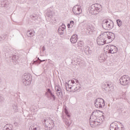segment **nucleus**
I'll use <instances>...</instances> for the list:
<instances>
[{"instance_id":"obj_30","label":"nucleus","mask_w":130,"mask_h":130,"mask_svg":"<svg viewBox=\"0 0 130 130\" xmlns=\"http://www.w3.org/2000/svg\"><path fill=\"white\" fill-rule=\"evenodd\" d=\"M99 59L100 62H103L104 61H105L106 59H105V57L101 56V57H99Z\"/></svg>"},{"instance_id":"obj_43","label":"nucleus","mask_w":130,"mask_h":130,"mask_svg":"<svg viewBox=\"0 0 130 130\" xmlns=\"http://www.w3.org/2000/svg\"><path fill=\"white\" fill-rule=\"evenodd\" d=\"M88 31H90V28H89V29H88Z\"/></svg>"},{"instance_id":"obj_21","label":"nucleus","mask_w":130,"mask_h":130,"mask_svg":"<svg viewBox=\"0 0 130 130\" xmlns=\"http://www.w3.org/2000/svg\"><path fill=\"white\" fill-rule=\"evenodd\" d=\"M77 62L78 64H79V66H82V64H84L85 63L84 60L81 59V58H77Z\"/></svg>"},{"instance_id":"obj_44","label":"nucleus","mask_w":130,"mask_h":130,"mask_svg":"<svg viewBox=\"0 0 130 130\" xmlns=\"http://www.w3.org/2000/svg\"><path fill=\"white\" fill-rule=\"evenodd\" d=\"M1 80H2L0 79V82H1Z\"/></svg>"},{"instance_id":"obj_10","label":"nucleus","mask_w":130,"mask_h":130,"mask_svg":"<svg viewBox=\"0 0 130 130\" xmlns=\"http://www.w3.org/2000/svg\"><path fill=\"white\" fill-rule=\"evenodd\" d=\"M73 12L75 15H80L82 14V8L80 5H75L73 8Z\"/></svg>"},{"instance_id":"obj_33","label":"nucleus","mask_w":130,"mask_h":130,"mask_svg":"<svg viewBox=\"0 0 130 130\" xmlns=\"http://www.w3.org/2000/svg\"><path fill=\"white\" fill-rule=\"evenodd\" d=\"M65 123H66V124H67V125H68V126H69L71 125L72 122H71V121H70V120H66Z\"/></svg>"},{"instance_id":"obj_6","label":"nucleus","mask_w":130,"mask_h":130,"mask_svg":"<svg viewBox=\"0 0 130 130\" xmlns=\"http://www.w3.org/2000/svg\"><path fill=\"white\" fill-rule=\"evenodd\" d=\"M94 106L96 108H104L105 102L103 99L98 98L94 102Z\"/></svg>"},{"instance_id":"obj_15","label":"nucleus","mask_w":130,"mask_h":130,"mask_svg":"<svg viewBox=\"0 0 130 130\" xmlns=\"http://www.w3.org/2000/svg\"><path fill=\"white\" fill-rule=\"evenodd\" d=\"M26 35L27 37L31 38V37L35 36V31L34 30H28L26 32Z\"/></svg>"},{"instance_id":"obj_9","label":"nucleus","mask_w":130,"mask_h":130,"mask_svg":"<svg viewBox=\"0 0 130 130\" xmlns=\"http://www.w3.org/2000/svg\"><path fill=\"white\" fill-rule=\"evenodd\" d=\"M44 122L47 130H51L54 126V123L52 120L46 119L44 120Z\"/></svg>"},{"instance_id":"obj_17","label":"nucleus","mask_w":130,"mask_h":130,"mask_svg":"<svg viewBox=\"0 0 130 130\" xmlns=\"http://www.w3.org/2000/svg\"><path fill=\"white\" fill-rule=\"evenodd\" d=\"M90 125L91 126V127H93V126H95V125H98L99 124H101L100 123H99V122H96L95 123L94 121V119H91V117L90 118Z\"/></svg>"},{"instance_id":"obj_4","label":"nucleus","mask_w":130,"mask_h":130,"mask_svg":"<svg viewBox=\"0 0 130 130\" xmlns=\"http://www.w3.org/2000/svg\"><path fill=\"white\" fill-rule=\"evenodd\" d=\"M102 11V5L98 4L92 5L89 9V12L91 15H98Z\"/></svg>"},{"instance_id":"obj_42","label":"nucleus","mask_w":130,"mask_h":130,"mask_svg":"<svg viewBox=\"0 0 130 130\" xmlns=\"http://www.w3.org/2000/svg\"><path fill=\"white\" fill-rule=\"evenodd\" d=\"M38 60H39V59H39V58H38Z\"/></svg>"},{"instance_id":"obj_5","label":"nucleus","mask_w":130,"mask_h":130,"mask_svg":"<svg viewBox=\"0 0 130 130\" xmlns=\"http://www.w3.org/2000/svg\"><path fill=\"white\" fill-rule=\"evenodd\" d=\"M119 83L121 86L125 87L130 85V77L128 75H123L120 78Z\"/></svg>"},{"instance_id":"obj_39","label":"nucleus","mask_w":130,"mask_h":130,"mask_svg":"<svg viewBox=\"0 0 130 130\" xmlns=\"http://www.w3.org/2000/svg\"><path fill=\"white\" fill-rule=\"evenodd\" d=\"M39 60H40V62H42V60H41V59H39Z\"/></svg>"},{"instance_id":"obj_31","label":"nucleus","mask_w":130,"mask_h":130,"mask_svg":"<svg viewBox=\"0 0 130 130\" xmlns=\"http://www.w3.org/2000/svg\"><path fill=\"white\" fill-rule=\"evenodd\" d=\"M18 59V56L16 55H14L12 57V60L13 61V62H16Z\"/></svg>"},{"instance_id":"obj_23","label":"nucleus","mask_w":130,"mask_h":130,"mask_svg":"<svg viewBox=\"0 0 130 130\" xmlns=\"http://www.w3.org/2000/svg\"><path fill=\"white\" fill-rule=\"evenodd\" d=\"M30 18L32 20H34V21H36L38 19V15L37 14L31 15H30Z\"/></svg>"},{"instance_id":"obj_37","label":"nucleus","mask_w":130,"mask_h":130,"mask_svg":"<svg viewBox=\"0 0 130 130\" xmlns=\"http://www.w3.org/2000/svg\"><path fill=\"white\" fill-rule=\"evenodd\" d=\"M42 50L43 51H44V50H45V47L44 46L42 47Z\"/></svg>"},{"instance_id":"obj_34","label":"nucleus","mask_w":130,"mask_h":130,"mask_svg":"<svg viewBox=\"0 0 130 130\" xmlns=\"http://www.w3.org/2000/svg\"><path fill=\"white\" fill-rule=\"evenodd\" d=\"M64 111H65V113L66 114V115H67V116H68V117H70V115L69 114V112H68V110L66 109H64Z\"/></svg>"},{"instance_id":"obj_35","label":"nucleus","mask_w":130,"mask_h":130,"mask_svg":"<svg viewBox=\"0 0 130 130\" xmlns=\"http://www.w3.org/2000/svg\"><path fill=\"white\" fill-rule=\"evenodd\" d=\"M70 24L72 26V27H73V26H74V21H70Z\"/></svg>"},{"instance_id":"obj_36","label":"nucleus","mask_w":130,"mask_h":130,"mask_svg":"<svg viewBox=\"0 0 130 130\" xmlns=\"http://www.w3.org/2000/svg\"><path fill=\"white\" fill-rule=\"evenodd\" d=\"M36 62H38L37 60H36V61H34L32 63V64H36Z\"/></svg>"},{"instance_id":"obj_7","label":"nucleus","mask_w":130,"mask_h":130,"mask_svg":"<svg viewBox=\"0 0 130 130\" xmlns=\"http://www.w3.org/2000/svg\"><path fill=\"white\" fill-rule=\"evenodd\" d=\"M102 26L105 30H111L113 28V23L112 21L105 20L102 23Z\"/></svg>"},{"instance_id":"obj_29","label":"nucleus","mask_w":130,"mask_h":130,"mask_svg":"<svg viewBox=\"0 0 130 130\" xmlns=\"http://www.w3.org/2000/svg\"><path fill=\"white\" fill-rule=\"evenodd\" d=\"M3 130H12V127L9 125H6L4 127Z\"/></svg>"},{"instance_id":"obj_41","label":"nucleus","mask_w":130,"mask_h":130,"mask_svg":"<svg viewBox=\"0 0 130 130\" xmlns=\"http://www.w3.org/2000/svg\"><path fill=\"white\" fill-rule=\"evenodd\" d=\"M39 63L40 64V63H41V62H39Z\"/></svg>"},{"instance_id":"obj_1","label":"nucleus","mask_w":130,"mask_h":130,"mask_svg":"<svg viewBox=\"0 0 130 130\" xmlns=\"http://www.w3.org/2000/svg\"><path fill=\"white\" fill-rule=\"evenodd\" d=\"M115 37L114 34L111 32H103L98 37L96 43L98 45H104L106 43V39H108L109 42H111Z\"/></svg>"},{"instance_id":"obj_18","label":"nucleus","mask_w":130,"mask_h":130,"mask_svg":"<svg viewBox=\"0 0 130 130\" xmlns=\"http://www.w3.org/2000/svg\"><path fill=\"white\" fill-rule=\"evenodd\" d=\"M84 44L82 42H78L76 45V46L79 49H83Z\"/></svg>"},{"instance_id":"obj_28","label":"nucleus","mask_w":130,"mask_h":130,"mask_svg":"<svg viewBox=\"0 0 130 130\" xmlns=\"http://www.w3.org/2000/svg\"><path fill=\"white\" fill-rule=\"evenodd\" d=\"M109 86H110V84L105 83H103L102 84V88H103V89H106V88H107V87H109Z\"/></svg>"},{"instance_id":"obj_32","label":"nucleus","mask_w":130,"mask_h":130,"mask_svg":"<svg viewBox=\"0 0 130 130\" xmlns=\"http://www.w3.org/2000/svg\"><path fill=\"white\" fill-rule=\"evenodd\" d=\"M5 101V98L3 95L0 94V103Z\"/></svg>"},{"instance_id":"obj_20","label":"nucleus","mask_w":130,"mask_h":130,"mask_svg":"<svg viewBox=\"0 0 130 130\" xmlns=\"http://www.w3.org/2000/svg\"><path fill=\"white\" fill-rule=\"evenodd\" d=\"M84 51L86 54H91V53H92V52L90 50V48H89V47H85Z\"/></svg>"},{"instance_id":"obj_38","label":"nucleus","mask_w":130,"mask_h":130,"mask_svg":"<svg viewBox=\"0 0 130 130\" xmlns=\"http://www.w3.org/2000/svg\"><path fill=\"white\" fill-rule=\"evenodd\" d=\"M67 26H68V28H70V26H71V24H68Z\"/></svg>"},{"instance_id":"obj_3","label":"nucleus","mask_w":130,"mask_h":130,"mask_svg":"<svg viewBox=\"0 0 130 130\" xmlns=\"http://www.w3.org/2000/svg\"><path fill=\"white\" fill-rule=\"evenodd\" d=\"M90 118L94 119V122L95 123L99 122V123L101 124L104 120V116L102 111L97 110L93 111Z\"/></svg>"},{"instance_id":"obj_19","label":"nucleus","mask_w":130,"mask_h":130,"mask_svg":"<svg viewBox=\"0 0 130 130\" xmlns=\"http://www.w3.org/2000/svg\"><path fill=\"white\" fill-rule=\"evenodd\" d=\"M29 130H39V127L37 125L33 124L30 126Z\"/></svg>"},{"instance_id":"obj_14","label":"nucleus","mask_w":130,"mask_h":130,"mask_svg":"<svg viewBox=\"0 0 130 130\" xmlns=\"http://www.w3.org/2000/svg\"><path fill=\"white\" fill-rule=\"evenodd\" d=\"M110 130H123V129L122 127L119 128L118 127H117V126L115 125L114 123H112L111 124L110 127Z\"/></svg>"},{"instance_id":"obj_16","label":"nucleus","mask_w":130,"mask_h":130,"mask_svg":"<svg viewBox=\"0 0 130 130\" xmlns=\"http://www.w3.org/2000/svg\"><path fill=\"white\" fill-rule=\"evenodd\" d=\"M46 16L49 19H52L54 16V13L52 11L48 10L47 12L46 13Z\"/></svg>"},{"instance_id":"obj_45","label":"nucleus","mask_w":130,"mask_h":130,"mask_svg":"<svg viewBox=\"0 0 130 130\" xmlns=\"http://www.w3.org/2000/svg\"><path fill=\"white\" fill-rule=\"evenodd\" d=\"M88 33H89V31H88Z\"/></svg>"},{"instance_id":"obj_13","label":"nucleus","mask_w":130,"mask_h":130,"mask_svg":"<svg viewBox=\"0 0 130 130\" xmlns=\"http://www.w3.org/2000/svg\"><path fill=\"white\" fill-rule=\"evenodd\" d=\"M71 43H76L77 41H78V35H73L71 38Z\"/></svg>"},{"instance_id":"obj_22","label":"nucleus","mask_w":130,"mask_h":130,"mask_svg":"<svg viewBox=\"0 0 130 130\" xmlns=\"http://www.w3.org/2000/svg\"><path fill=\"white\" fill-rule=\"evenodd\" d=\"M12 108L15 112H17L19 110V109L18 108V105L17 104H13L12 105Z\"/></svg>"},{"instance_id":"obj_11","label":"nucleus","mask_w":130,"mask_h":130,"mask_svg":"<svg viewBox=\"0 0 130 130\" xmlns=\"http://www.w3.org/2000/svg\"><path fill=\"white\" fill-rule=\"evenodd\" d=\"M55 89L58 98L59 99H61V98H62V92H61V88H60L59 85H57L55 87Z\"/></svg>"},{"instance_id":"obj_8","label":"nucleus","mask_w":130,"mask_h":130,"mask_svg":"<svg viewBox=\"0 0 130 130\" xmlns=\"http://www.w3.org/2000/svg\"><path fill=\"white\" fill-rule=\"evenodd\" d=\"M32 81V76L30 74H25L22 80L23 83L25 86H29Z\"/></svg>"},{"instance_id":"obj_40","label":"nucleus","mask_w":130,"mask_h":130,"mask_svg":"<svg viewBox=\"0 0 130 130\" xmlns=\"http://www.w3.org/2000/svg\"><path fill=\"white\" fill-rule=\"evenodd\" d=\"M42 61H45V60H43Z\"/></svg>"},{"instance_id":"obj_24","label":"nucleus","mask_w":130,"mask_h":130,"mask_svg":"<svg viewBox=\"0 0 130 130\" xmlns=\"http://www.w3.org/2000/svg\"><path fill=\"white\" fill-rule=\"evenodd\" d=\"M48 93L50 94L51 97H52V98H53V100H54V101L55 100V96L54 95V94H52V93H51L50 89H48Z\"/></svg>"},{"instance_id":"obj_2","label":"nucleus","mask_w":130,"mask_h":130,"mask_svg":"<svg viewBox=\"0 0 130 130\" xmlns=\"http://www.w3.org/2000/svg\"><path fill=\"white\" fill-rule=\"evenodd\" d=\"M65 85L66 90L69 92H76V91L81 89V84L79 83V81L77 80L69 81L68 83L66 82Z\"/></svg>"},{"instance_id":"obj_27","label":"nucleus","mask_w":130,"mask_h":130,"mask_svg":"<svg viewBox=\"0 0 130 130\" xmlns=\"http://www.w3.org/2000/svg\"><path fill=\"white\" fill-rule=\"evenodd\" d=\"M64 29H66V25L62 24L58 29V31H60V30H61V31H63Z\"/></svg>"},{"instance_id":"obj_12","label":"nucleus","mask_w":130,"mask_h":130,"mask_svg":"<svg viewBox=\"0 0 130 130\" xmlns=\"http://www.w3.org/2000/svg\"><path fill=\"white\" fill-rule=\"evenodd\" d=\"M108 47L109 49V53H112L113 54V53H116L118 50L117 47L113 45H109L108 46Z\"/></svg>"},{"instance_id":"obj_25","label":"nucleus","mask_w":130,"mask_h":130,"mask_svg":"<svg viewBox=\"0 0 130 130\" xmlns=\"http://www.w3.org/2000/svg\"><path fill=\"white\" fill-rule=\"evenodd\" d=\"M49 22L50 23H51V24H55L56 23V19L53 17L50 19Z\"/></svg>"},{"instance_id":"obj_26","label":"nucleus","mask_w":130,"mask_h":130,"mask_svg":"<svg viewBox=\"0 0 130 130\" xmlns=\"http://www.w3.org/2000/svg\"><path fill=\"white\" fill-rule=\"evenodd\" d=\"M117 25L119 27H121V26H122V21L120 20V19H117L116 20Z\"/></svg>"}]
</instances>
